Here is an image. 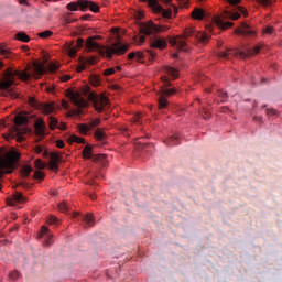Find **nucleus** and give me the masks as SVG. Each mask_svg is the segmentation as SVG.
Instances as JSON below:
<instances>
[{
    "label": "nucleus",
    "instance_id": "f257e3e1",
    "mask_svg": "<svg viewBox=\"0 0 282 282\" xmlns=\"http://www.w3.org/2000/svg\"><path fill=\"white\" fill-rule=\"evenodd\" d=\"M141 34L150 36V47L151 50H164L166 48V39L158 36L161 32H166L169 26L158 25L153 21L142 22L140 25Z\"/></svg>",
    "mask_w": 282,
    "mask_h": 282
},
{
    "label": "nucleus",
    "instance_id": "f03ea898",
    "mask_svg": "<svg viewBox=\"0 0 282 282\" xmlns=\"http://www.w3.org/2000/svg\"><path fill=\"white\" fill-rule=\"evenodd\" d=\"M98 36H89L86 40V47L89 52H99L101 56H106L107 58H113V54L117 56H122L129 51V44H122V42L113 43L111 46H102L98 42H96Z\"/></svg>",
    "mask_w": 282,
    "mask_h": 282
},
{
    "label": "nucleus",
    "instance_id": "7ed1b4c3",
    "mask_svg": "<svg viewBox=\"0 0 282 282\" xmlns=\"http://www.w3.org/2000/svg\"><path fill=\"white\" fill-rule=\"evenodd\" d=\"M210 36L206 33L198 32L195 28H187L183 35L170 39V45L181 52H186V43H207Z\"/></svg>",
    "mask_w": 282,
    "mask_h": 282
},
{
    "label": "nucleus",
    "instance_id": "20e7f679",
    "mask_svg": "<svg viewBox=\"0 0 282 282\" xmlns=\"http://www.w3.org/2000/svg\"><path fill=\"white\" fill-rule=\"evenodd\" d=\"M17 78L20 80H29L32 78V75L28 73V70H14L12 68H7L3 74L2 78L0 79V94L1 96H11V98H17L14 93H12V85H14Z\"/></svg>",
    "mask_w": 282,
    "mask_h": 282
},
{
    "label": "nucleus",
    "instance_id": "39448f33",
    "mask_svg": "<svg viewBox=\"0 0 282 282\" xmlns=\"http://www.w3.org/2000/svg\"><path fill=\"white\" fill-rule=\"evenodd\" d=\"M19 158H21L19 152L0 148V180L3 177V175H6V173H12V171H14V166H17Z\"/></svg>",
    "mask_w": 282,
    "mask_h": 282
},
{
    "label": "nucleus",
    "instance_id": "423d86ee",
    "mask_svg": "<svg viewBox=\"0 0 282 282\" xmlns=\"http://www.w3.org/2000/svg\"><path fill=\"white\" fill-rule=\"evenodd\" d=\"M261 52V46H254L253 48H247L246 52L239 50L228 48L218 53L219 58H230V56H239V58H248V56H254Z\"/></svg>",
    "mask_w": 282,
    "mask_h": 282
},
{
    "label": "nucleus",
    "instance_id": "0eeeda50",
    "mask_svg": "<svg viewBox=\"0 0 282 282\" xmlns=\"http://www.w3.org/2000/svg\"><path fill=\"white\" fill-rule=\"evenodd\" d=\"M28 123V117L23 116H17L14 119L15 127L13 128V132L10 134V137H7V140H10V138H17L18 142H23L25 138L23 137L24 133H28V128H21L24 124Z\"/></svg>",
    "mask_w": 282,
    "mask_h": 282
},
{
    "label": "nucleus",
    "instance_id": "6e6552de",
    "mask_svg": "<svg viewBox=\"0 0 282 282\" xmlns=\"http://www.w3.org/2000/svg\"><path fill=\"white\" fill-rule=\"evenodd\" d=\"M141 1L148 2L149 8H151L153 12H155L156 14H162L164 19H171V17L173 15V10L164 9L163 6H160V3H158V0H141Z\"/></svg>",
    "mask_w": 282,
    "mask_h": 282
},
{
    "label": "nucleus",
    "instance_id": "1a4fd4ad",
    "mask_svg": "<svg viewBox=\"0 0 282 282\" xmlns=\"http://www.w3.org/2000/svg\"><path fill=\"white\" fill-rule=\"evenodd\" d=\"M69 97L73 105L78 107V109H74L70 111V116H80V113H83V110L80 109H85V107H88L89 104L85 99L80 98V96L76 95L75 93H70Z\"/></svg>",
    "mask_w": 282,
    "mask_h": 282
},
{
    "label": "nucleus",
    "instance_id": "9d476101",
    "mask_svg": "<svg viewBox=\"0 0 282 282\" xmlns=\"http://www.w3.org/2000/svg\"><path fill=\"white\" fill-rule=\"evenodd\" d=\"M90 98L94 102L96 111H98L99 113H102V111H105V107L109 106V99H107L105 95L98 96L95 94H90Z\"/></svg>",
    "mask_w": 282,
    "mask_h": 282
},
{
    "label": "nucleus",
    "instance_id": "9b49d317",
    "mask_svg": "<svg viewBox=\"0 0 282 282\" xmlns=\"http://www.w3.org/2000/svg\"><path fill=\"white\" fill-rule=\"evenodd\" d=\"M30 104L32 105V107H35L36 109H39V111H42L46 116L56 111L55 104H39V101H36L34 98L30 99Z\"/></svg>",
    "mask_w": 282,
    "mask_h": 282
},
{
    "label": "nucleus",
    "instance_id": "f8f14e48",
    "mask_svg": "<svg viewBox=\"0 0 282 282\" xmlns=\"http://www.w3.org/2000/svg\"><path fill=\"white\" fill-rule=\"evenodd\" d=\"M177 90L175 88H163L161 90V96L159 97V106L158 109H166L169 101L164 96H173Z\"/></svg>",
    "mask_w": 282,
    "mask_h": 282
},
{
    "label": "nucleus",
    "instance_id": "ddd939ff",
    "mask_svg": "<svg viewBox=\"0 0 282 282\" xmlns=\"http://www.w3.org/2000/svg\"><path fill=\"white\" fill-rule=\"evenodd\" d=\"M235 34L242 35V36H254L257 32L246 22H242L239 28L235 29Z\"/></svg>",
    "mask_w": 282,
    "mask_h": 282
},
{
    "label": "nucleus",
    "instance_id": "4468645a",
    "mask_svg": "<svg viewBox=\"0 0 282 282\" xmlns=\"http://www.w3.org/2000/svg\"><path fill=\"white\" fill-rule=\"evenodd\" d=\"M83 155L85 160H93V162H105V160L107 159V155L105 154H91L90 145L85 147V149L83 150Z\"/></svg>",
    "mask_w": 282,
    "mask_h": 282
},
{
    "label": "nucleus",
    "instance_id": "2eb2a0df",
    "mask_svg": "<svg viewBox=\"0 0 282 282\" xmlns=\"http://www.w3.org/2000/svg\"><path fill=\"white\" fill-rule=\"evenodd\" d=\"M78 6L83 12H86L88 8L91 12H100V7L94 1L78 0Z\"/></svg>",
    "mask_w": 282,
    "mask_h": 282
},
{
    "label": "nucleus",
    "instance_id": "dca6fc26",
    "mask_svg": "<svg viewBox=\"0 0 282 282\" xmlns=\"http://www.w3.org/2000/svg\"><path fill=\"white\" fill-rule=\"evenodd\" d=\"M100 124V119H95L93 121H89L88 123H80L77 126V129L82 135H87L88 131H91V129H95V127H98Z\"/></svg>",
    "mask_w": 282,
    "mask_h": 282
},
{
    "label": "nucleus",
    "instance_id": "f3484780",
    "mask_svg": "<svg viewBox=\"0 0 282 282\" xmlns=\"http://www.w3.org/2000/svg\"><path fill=\"white\" fill-rule=\"evenodd\" d=\"M35 135L37 138H45L47 135V126L43 119H37L34 123Z\"/></svg>",
    "mask_w": 282,
    "mask_h": 282
},
{
    "label": "nucleus",
    "instance_id": "a211bd4d",
    "mask_svg": "<svg viewBox=\"0 0 282 282\" xmlns=\"http://www.w3.org/2000/svg\"><path fill=\"white\" fill-rule=\"evenodd\" d=\"M74 43L72 44H66V51L68 53V55L70 57L74 58V56H76V54H78V50H80V47H83V45H85V40H83V37L77 39V45L73 46Z\"/></svg>",
    "mask_w": 282,
    "mask_h": 282
},
{
    "label": "nucleus",
    "instance_id": "6ab92c4d",
    "mask_svg": "<svg viewBox=\"0 0 282 282\" xmlns=\"http://www.w3.org/2000/svg\"><path fill=\"white\" fill-rule=\"evenodd\" d=\"M50 156H51V161L48 163L50 170L58 171V164L59 162H63V156L57 152H52Z\"/></svg>",
    "mask_w": 282,
    "mask_h": 282
},
{
    "label": "nucleus",
    "instance_id": "aec40b11",
    "mask_svg": "<svg viewBox=\"0 0 282 282\" xmlns=\"http://www.w3.org/2000/svg\"><path fill=\"white\" fill-rule=\"evenodd\" d=\"M212 21L213 24L220 28V30H228V28H232L235 25L232 22H224V19H221L219 15H214Z\"/></svg>",
    "mask_w": 282,
    "mask_h": 282
},
{
    "label": "nucleus",
    "instance_id": "412c9836",
    "mask_svg": "<svg viewBox=\"0 0 282 282\" xmlns=\"http://www.w3.org/2000/svg\"><path fill=\"white\" fill-rule=\"evenodd\" d=\"M45 239L44 246H52V234L50 229L45 226L42 227L41 231L37 234V239Z\"/></svg>",
    "mask_w": 282,
    "mask_h": 282
},
{
    "label": "nucleus",
    "instance_id": "4be33fe9",
    "mask_svg": "<svg viewBox=\"0 0 282 282\" xmlns=\"http://www.w3.org/2000/svg\"><path fill=\"white\" fill-rule=\"evenodd\" d=\"M87 65H94V58L79 57L77 72H85V69H87Z\"/></svg>",
    "mask_w": 282,
    "mask_h": 282
},
{
    "label": "nucleus",
    "instance_id": "5701e85b",
    "mask_svg": "<svg viewBox=\"0 0 282 282\" xmlns=\"http://www.w3.org/2000/svg\"><path fill=\"white\" fill-rule=\"evenodd\" d=\"M96 224V220L94 218V214H87L82 218V225L84 228H91Z\"/></svg>",
    "mask_w": 282,
    "mask_h": 282
},
{
    "label": "nucleus",
    "instance_id": "b1692460",
    "mask_svg": "<svg viewBox=\"0 0 282 282\" xmlns=\"http://www.w3.org/2000/svg\"><path fill=\"white\" fill-rule=\"evenodd\" d=\"M15 202L17 204H25L28 202V198L25 196H23V194L21 192H15L13 194V200H11V203H9L10 206H13Z\"/></svg>",
    "mask_w": 282,
    "mask_h": 282
},
{
    "label": "nucleus",
    "instance_id": "393cba45",
    "mask_svg": "<svg viewBox=\"0 0 282 282\" xmlns=\"http://www.w3.org/2000/svg\"><path fill=\"white\" fill-rule=\"evenodd\" d=\"M33 74H35V78H41V76L45 74V67L43 64L33 63Z\"/></svg>",
    "mask_w": 282,
    "mask_h": 282
},
{
    "label": "nucleus",
    "instance_id": "a878e982",
    "mask_svg": "<svg viewBox=\"0 0 282 282\" xmlns=\"http://www.w3.org/2000/svg\"><path fill=\"white\" fill-rule=\"evenodd\" d=\"M164 143L167 145V147H177V144H180V137L177 135H172L170 137L169 139H166L164 141Z\"/></svg>",
    "mask_w": 282,
    "mask_h": 282
},
{
    "label": "nucleus",
    "instance_id": "bb28decb",
    "mask_svg": "<svg viewBox=\"0 0 282 282\" xmlns=\"http://www.w3.org/2000/svg\"><path fill=\"white\" fill-rule=\"evenodd\" d=\"M206 15V13L204 12V10L196 8L193 12H192V17L193 19H197L198 21H202V19H204V17Z\"/></svg>",
    "mask_w": 282,
    "mask_h": 282
},
{
    "label": "nucleus",
    "instance_id": "cd10ccee",
    "mask_svg": "<svg viewBox=\"0 0 282 282\" xmlns=\"http://www.w3.org/2000/svg\"><path fill=\"white\" fill-rule=\"evenodd\" d=\"M0 56H3V58H14V54L10 52V50L6 48L4 46L0 45Z\"/></svg>",
    "mask_w": 282,
    "mask_h": 282
},
{
    "label": "nucleus",
    "instance_id": "c85d7f7f",
    "mask_svg": "<svg viewBox=\"0 0 282 282\" xmlns=\"http://www.w3.org/2000/svg\"><path fill=\"white\" fill-rule=\"evenodd\" d=\"M15 39L22 43H30V37L25 34V32H18L15 34Z\"/></svg>",
    "mask_w": 282,
    "mask_h": 282
},
{
    "label": "nucleus",
    "instance_id": "c756f323",
    "mask_svg": "<svg viewBox=\"0 0 282 282\" xmlns=\"http://www.w3.org/2000/svg\"><path fill=\"white\" fill-rule=\"evenodd\" d=\"M241 17V13L239 12H230V11H227L225 13V19H231V21H237L239 18Z\"/></svg>",
    "mask_w": 282,
    "mask_h": 282
},
{
    "label": "nucleus",
    "instance_id": "7c9ffc66",
    "mask_svg": "<svg viewBox=\"0 0 282 282\" xmlns=\"http://www.w3.org/2000/svg\"><path fill=\"white\" fill-rule=\"evenodd\" d=\"M165 72L166 74H169V76H172V78H177L178 74H177V69L171 67V66H166L165 67Z\"/></svg>",
    "mask_w": 282,
    "mask_h": 282
},
{
    "label": "nucleus",
    "instance_id": "2f4dec72",
    "mask_svg": "<svg viewBox=\"0 0 282 282\" xmlns=\"http://www.w3.org/2000/svg\"><path fill=\"white\" fill-rule=\"evenodd\" d=\"M48 127L52 131H54V129L58 127V119L54 117H48Z\"/></svg>",
    "mask_w": 282,
    "mask_h": 282
},
{
    "label": "nucleus",
    "instance_id": "473e14b6",
    "mask_svg": "<svg viewBox=\"0 0 282 282\" xmlns=\"http://www.w3.org/2000/svg\"><path fill=\"white\" fill-rule=\"evenodd\" d=\"M107 134L104 133V131L101 129H97L95 131V138L96 140H98L99 142H102V140H105Z\"/></svg>",
    "mask_w": 282,
    "mask_h": 282
},
{
    "label": "nucleus",
    "instance_id": "72a5a7b5",
    "mask_svg": "<svg viewBox=\"0 0 282 282\" xmlns=\"http://www.w3.org/2000/svg\"><path fill=\"white\" fill-rule=\"evenodd\" d=\"M78 7L80 8V4H78V0H77V2L68 3L67 10H70V12H76V10H78Z\"/></svg>",
    "mask_w": 282,
    "mask_h": 282
},
{
    "label": "nucleus",
    "instance_id": "f704fd0d",
    "mask_svg": "<svg viewBox=\"0 0 282 282\" xmlns=\"http://www.w3.org/2000/svg\"><path fill=\"white\" fill-rule=\"evenodd\" d=\"M69 141L76 142L77 144H85V139L76 135H70Z\"/></svg>",
    "mask_w": 282,
    "mask_h": 282
},
{
    "label": "nucleus",
    "instance_id": "c9c22d12",
    "mask_svg": "<svg viewBox=\"0 0 282 282\" xmlns=\"http://www.w3.org/2000/svg\"><path fill=\"white\" fill-rule=\"evenodd\" d=\"M22 177H30V173H32V167L30 166H24L22 167Z\"/></svg>",
    "mask_w": 282,
    "mask_h": 282
},
{
    "label": "nucleus",
    "instance_id": "e433bc0d",
    "mask_svg": "<svg viewBox=\"0 0 282 282\" xmlns=\"http://www.w3.org/2000/svg\"><path fill=\"white\" fill-rule=\"evenodd\" d=\"M35 169H39L40 171H43L45 169V163L41 159H36L35 162Z\"/></svg>",
    "mask_w": 282,
    "mask_h": 282
},
{
    "label": "nucleus",
    "instance_id": "4c0bfd02",
    "mask_svg": "<svg viewBox=\"0 0 282 282\" xmlns=\"http://www.w3.org/2000/svg\"><path fill=\"white\" fill-rule=\"evenodd\" d=\"M53 32L47 30V31H43L37 33V36H40V39H50V36H52Z\"/></svg>",
    "mask_w": 282,
    "mask_h": 282
},
{
    "label": "nucleus",
    "instance_id": "58836bf2",
    "mask_svg": "<svg viewBox=\"0 0 282 282\" xmlns=\"http://www.w3.org/2000/svg\"><path fill=\"white\" fill-rule=\"evenodd\" d=\"M58 209L61 213H69V205H67V203H61Z\"/></svg>",
    "mask_w": 282,
    "mask_h": 282
},
{
    "label": "nucleus",
    "instance_id": "ea45409f",
    "mask_svg": "<svg viewBox=\"0 0 282 282\" xmlns=\"http://www.w3.org/2000/svg\"><path fill=\"white\" fill-rule=\"evenodd\" d=\"M257 3H260V6H263L264 8H268V6H272L274 3V0H256Z\"/></svg>",
    "mask_w": 282,
    "mask_h": 282
},
{
    "label": "nucleus",
    "instance_id": "a19ab883",
    "mask_svg": "<svg viewBox=\"0 0 282 282\" xmlns=\"http://www.w3.org/2000/svg\"><path fill=\"white\" fill-rule=\"evenodd\" d=\"M90 84L94 87H98V85H100V78H98V76L94 75L90 77Z\"/></svg>",
    "mask_w": 282,
    "mask_h": 282
},
{
    "label": "nucleus",
    "instance_id": "79ce46f5",
    "mask_svg": "<svg viewBox=\"0 0 282 282\" xmlns=\"http://www.w3.org/2000/svg\"><path fill=\"white\" fill-rule=\"evenodd\" d=\"M200 116L204 118V120L210 119V112H208V110H206V109H203L200 111Z\"/></svg>",
    "mask_w": 282,
    "mask_h": 282
},
{
    "label": "nucleus",
    "instance_id": "37998d69",
    "mask_svg": "<svg viewBox=\"0 0 282 282\" xmlns=\"http://www.w3.org/2000/svg\"><path fill=\"white\" fill-rule=\"evenodd\" d=\"M21 274L19 273V271H13L9 274L11 281H17V279H19Z\"/></svg>",
    "mask_w": 282,
    "mask_h": 282
},
{
    "label": "nucleus",
    "instance_id": "c03bdc74",
    "mask_svg": "<svg viewBox=\"0 0 282 282\" xmlns=\"http://www.w3.org/2000/svg\"><path fill=\"white\" fill-rule=\"evenodd\" d=\"M34 177H35V180H44L45 178V174L43 172H41V171H36L34 173Z\"/></svg>",
    "mask_w": 282,
    "mask_h": 282
},
{
    "label": "nucleus",
    "instance_id": "a18cd8bd",
    "mask_svg": "<svg viewBox=\"0 0 282 282\" xmlns=\"http://www.w3.org/2000/svg\"><path fill=\"white\" fill-rule=\"evenodd\" d=\"M116 74V68H108L104 70V76H113Z\"/></svg>",
    "mask_w": 282,
    "mask_h": 282
},
{
    "label": "nucleus",
    "instance_id": "49530a36",
    "mask_svg": "<svg viewBox=\"0 0 282 282\" xmlns=\"http://www.w3.org/2000/svg\"><path fill=\"white\" fill-rule=\"evenodd\" d=\"M145 52L148 54L149 61H153V58H155L156 54L153 52V50H147Z\"/></svg>",
    "mask_w": 282,
    "mask_h": 282
},
{
    "label": "nucleus",
    "instance_id": "de8ad7c7",
    "mask_svg": "<svg viewBox=\"0 0 282 282\" xmlns=\"http://www.w3.org/2000/svg\"><path fill=\"white\" fill-rule=\"evenodd\" d=\"M218 96L221 98V102H226L228 100V94L225 91L218 93Z\"/></svg>",
    "mask_w": 282,
    "mask_h": 282
},
{
    "label": "nucleus",
    "instance_id": "09e8293b",
    "mask_svg": "<svg viewBox=\"0 0 282 282\" xmlns=\"http://www.w3.org/2000/svg\"><path fill=\"white\" fill-rule=\"evenodd\" d=\"M58 64H54V63H50L48 64V69L51 70V72H58Z\"/></svg>",
    "mask_w": 282,
    "mask_h": 282
},
{
    "label": "nucleus",
    "instance_id": "8fccbe9b",
    "mask_svg": "<svg viewBox=\"0 0 282 282\" xmlns=\"http://www.w3.org/2000/svg\"><path fill=\"white\" fill-rule=\"evenodd\" d=\"M267 116H269V117L276 116V109L268 108L267 109Z\"/></svg>",
    "mask_w": 282,
    "mask_h": 282
},
{
    "label": "nucleus",
    "instance_id": "3c124183",
    "mask_svg": "<svg viewBox=\"0 0 282 282\" xmlns=\"http://www.w3.org/2000/svg\"><path fill=\"white\" fill-rule=\"evenodd\" d=\"M263 34H274V28H272V26H267V28L263 30Z\"/></svg>",
    "mask_w": 282,
    "mask_h": 282
},
{
    "label": "nucleus",
    "instance_id": "603ef678",
    "mask_svg": "<svg viewBox=\"0 0 282 282\" xmlns=\"http://www.w3.org/2000/svg\"><path fill=\"white\" fill-rule=\"evenodd\" d=\"M140 118H142V116L140 113H137L132 117V122H134L135 124H138L140 122Z\"/></svg>",
    "mask_w": 282,
    "mask_h": 282
},
{
    "label": "nucleus",
    "instance_id": "864d4df0",
    "mask_svg": "<svg viewBox=\"0 0 282 282\" xmlns=\"http://www.w3.org/2000/svg\"><path fill=\"white\" fill-rule=\"evenodd\" d=\"M48 224H58V218L56 216H51L48 219Z\"/></svg>",
    "mask_w": 282,
    "mask_h": 282
},
{
    "label": "nucleus",
    "instance_id": "5fc2aeb1",
    "mask_svg": "<svg viewBox=\"0 0 282 282\" xmlns=\"http://www.w3.org/2000/svg\"><path fill=\"white\" fill-rule=\"evenodd\" d=\"M56 147H57V149H63V147H65V142L63 140H57Z\"/></svg>",
    "mask_w": 282,
    "mask_h": 282
},
{
    "label": "nucleus",
    "instance_id": "6e6d98bb",
    "mask_svg": "<svg viewBox=\"0 0 282 282\" xmlns=\"http://www.w3.org/2000/svg\"><path fill=\"white\" fill-rule=\"evenodd\" d=\"M135 54H137V55H135L137 61H142V58H144V53L138 52V53H135Z\"/></svg>",
    "mask_w": 282,
    "mask_h": 282
},
{
    "label": "nucleus",
    "instance_id": "4d7b16f0",
    "mask_svg": "<svg viewBox=\"0 0 282 282\" xmlns=\"http://www.w3.org/2000/svg\"><path fill=\"white\" fill-rule=\"evenodd\" d=\"M62 107L63 109H69V102H67L66 100H62Z\"/></svg>",
    "mask_w": 282,
    "mask_h": 282
},
{
    "label": "nucleus",
    "instance_id": "13d9d810",
    "mask_svg": "<svg viewBox=\"0 0 282 282\" xmlns=\"http://www.w3.org/2000/svg\"><path fill=\"white\" fill-rule=\"evenodd\" d=\"M230 6H237L241 3V0H228Z\"/></svg>",
    "mask_w": 282,
    "mask_h": 282
},
{
    "label": "nucleus",
    "instance_id": "bf43d9fd",
    "mask_svg": "<svg viewBox=\"0 0 282 282\" xmlns=\"http://www.w3.org/2000/svg\"><path fill=\"white\" fill-rule=\"evenodd\" d=\"M144 41H147V37H145L144 35H141V36L139 37V43H138V45H142V43H144Z\"/></svg>",
    "mask_w": 282,
    "mask_h": 282
},
{
    "label": "nucleus",
    "instance_id": "052dcab7",
    "mask_svg": "<svg viewBox=\"0 0 282 282\" xmlns=\"http://www.w3.org/2000/svg\"><path fill=\"white\" fill-rule=\"evenodd\" d=\"M43 151V147L36 145L35 147V153L40 154Z\"/></svg>",
    "mask_w": 282,
    "mask_h": 282
},
{
    "label": "nucleus",
    "instance_id": "680f3d73",
    "mask_svg": "<svg viewBox=\"0 0 282 282\" xmlns=\"http://www.w3.org/2000/svg\"><path fill=\"white\" fill-rule=\"evenodd\" d=\"M62 80H63L64 83H67V80H72V76H69V75L63 76V77H62Z\"/></svg>",
    "mask_w": 282,
    "mask_h": 282
},
{
    "label": "nucleus",
    "instance_id": "e2e57ef3",
    "mask_svg": "<svg viewBox=\"0 0 282 282\" xmlns=\"http://www.w3.org/2000/svg\"><path fill=\"white\" fill-rule=\"evenodd\" d=\"M135 56H137V54L135 53H130V54H128V58H129V61H133V58H135Z\"/></svg>",
    "mask_w": 282,
    "mask_h": 282
},
{
    "label": "nucleus",
    "instance_id": "0e129e2a",
    "mask_svg": "<svg viewBox=\"0 0 282 282\" xmlns=\"http://www.w3.org/2000/svg\"><path fill=\"white\" fill-rule=\"evenodd\" d=\"M57 128H58L61 131H65V129H67V126H65V123H61L59 126H57Z\"/></svg>",
    "mask_w": 282,
    "mask_h": 282
},
{
    "label": "nucleus",
    "instance_id": "69168bd1",
    "mask_svg": "<svg viewBox=\"0 0 282 282\" xmlns=\"http://www.w3.org/2000/svg\"><path fill=\"white\" fill-rule=\"evenodd\" d=\"M206 29H207L209 32H213V24H207V25H206Z\"/></svg>",
    "mask_w": 282,
    "mask_h": 282
},
{
    "label": "nucleus",
    "instance_id": "338daca9",
    "mask_svg": "<svg viewBox=\"0 0 282 282\" xmlns=\"http://www.w3.org/2000/svg\"><path fill=\"white\" fill-rule=\"evenodd\" d=\"M50 155V152H47V150L43 151V158H47Z\"/></svg>",
    "mask_w": 282,
    "mask_h": 282
},
{
    "label": "nucleus",
    "instance_id": "774afa93",
    "mask_svg": "<svg viewBox=\"0 0 282 282\" xmlns=\"http://www.w3.org/2000/svg\"><path fill=\"white\" fill-rule=\"evenodd\" d=\"M21 6H28V0H20Z\"/></svg>",
    "mask_w": 282,
    "mask_h": 282
}]
</instances>
